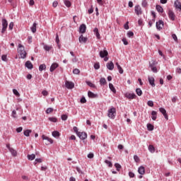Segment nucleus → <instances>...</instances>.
Masks as SVG:
<instances>
[{
  "mask_svg": "<svg viewBox=\"0 0 181 181\" xmlns=\"http://www.w3.org/2000/svg\"><path fill=\"white\" fill-rule=\"evenodd\" d=\"M18 54H20L19 59H26L28 53L25 50V47L22 44H18V48L17 49Z\"/></svg>",
  "mask_w": 181,
  "mask_h": 181,
  "instance_id": "f257e3e1",
  "label": "nucleus"
},
{
  "mask_svg": "<svg viewBox=\"0 0 181 181\" xmlns=\"http://www.w3.org/2000/svg\"><path fill=\"white\" fill-rule=\"evenodd\" d=\"M115 115H117V109H115V107H111L107 111V117L111 119H115Z\"/></svg>",
  "mask_w": 181,
  "mask_h": 181,
  "instance_id": "f03ea898",
  "label": "nucleus"
},
{
  "mask_svg": "<svg viewBox=\"0 0 181 181\" xmlns=\"http://www.w3.org/2000/svg\"><path fill=\"white\" fill-rule=\"evenodd\" d=\"M2 29L1 33L4 34L6 32V29H8V21L5 18H2L1 20Z\"/></svg>",
  "mask_w": 181,
  "mask_h": 181,
  "instance_id": "7ed1b4c3",
  "label": "nucleus"
},
{
  "mask_svg": "<svg viewBox=\"0 0 181 181\" xmlns=\"http://www.w3.org/2000/svg\"><path fill=\"white\" fill-rule=\"evenodd\" d=\"M134 12L138 16H139V15H142V8H141V6H135Z\"/></svg>",
  "mask_w": 181,
  "mask_h": 181,
  "instance_id": "20e7f679",
  "label": "nucleus"
},
{
  "mask_svg": "<svg viewBox=\"0 0 181 181\" xmlns=\"http://www.w3.org/2000/svg\"><path fill=\"white\" fill-rule=\"evenodd\" d=\"M42 138L43 141H47L45 142V145H50V144H53V139L46 136L45 135H42Z\"/></svg>",
  "mask_w": 181,
  "mask_h": 181,
  "instance_id": "39448f33",
  "label": "nucleus"
},
{
  "mask_svg": "<svg viewBox=\"0 0 181 181\" xmlns=\"http://www.w3.org/2000/svg\"><path fill=\"white\" fill-rule=\"evenodd\" d=\"M168 18L169 19H170V21H175V18H176V15H175V12H173V11L172 10H168Z\"/></svg>",
  "mask_w": 181,
  "mask_h": 181,
  "instance_id": "423d86ee",
  "label": "nucleus"
},
{
  "mask_svg": "<svg viewBox=\"0 0 181 181\" xmlns=\"http://www.w3.org/2000/svg\"><path fill=\"white\" fill-rule=\"evenodd\" d=\"M159 111H160V112H161V114H163V115L165 118V119H167V120L169 119V117L168 116V113L166 112V110H165V108L160 107Z\"/></svg>",
  "mask_w": 181,
  "mask_h": 181,
  "instance_id": "0eeeda50",
  "label": "nucleus"
},
{
  "mask_svg": "<svg viewBox=\"0 0 181 181\" xmlns=\"http://www.w3.org/2000/svg\"><path fill=\"white\" fill-rule=\"evenodd\" d=\"M125 97L127 98H128L129 100H134V99L136 98V95H135V93H127L125 94Z\"/></svg>",
  "mask_w": 181,
  "mask_h": 181,
  "instance_id": "6e6552de",
  "label": "nucleus"
},
{
  "mask_svg": "<svg viewBox=\"0 0 181 181\" xmlns=\"http://www.w3.org/2000/svg\"><path fill=\"white\" fill-rule=\"evenodd\" d=\"M65 86L66 88H69V89L74 88V83L69 81H66Z\"/></svg>",
  "mask_w": 181,
  "mask_h": 181,
  "instance_id": "1a4fd4ad",
  "label": "nucleus"
},
{
  "mask_svg": "<svg viewBox=\"0 0 181 181\" xmlns=\"http://www.w3.org/2000/svg\"><path fill=\"white\" fill-rule=\"evenodd\" d=\"M78 138H80V139L84 140L86 139H87V133L86 132H80L78 133Z\"/></svg>",
  "mask_w": 181,
  "mask_h": 181,
  "instance_id": "9d476101",
  "label": "nucleus"
},
{
  "mask_svg": "<svg viewBox=\"0 0 181 181\" xmlns=\"http://www.w3.org/2000/svg\"><path fill=\"white\" fill-rule=\"evenodd\" d=\"M156 26L158 30H160L163 28V21L160 20L156 23Z\"/></svg>",
  "mask_w": 181,
  "mask_h": 181,
  "instance_id": "9b49d317",
  "label": "nucleus"
},
{
  "mask_svg": "<svg viewBox=\"0 0 181 181\" xmlns=\"http://www.w3.org/2000/svg\"><path fill=\"white\" fill-rule=\"evenodd\" d=\"M86 30H87V26L86 24H82L79 27V33H86Z\"/></svg>",
  "mask_w": 181,
  "mask_h": 181,
  "instance_id": "f8f14e48",
  "label": "nucleus"
},
{
  "mask_svg": "<svg viewBox=\"0 0 181 181\" xmlns=\"http://www.w3.org/2000/svg\"><path fill=\"white\" fill-rule=\"evenodd\" d=\"M100 57L102 58V59H104L105 57H106L107 56H108V51L107 50H101L100 51Z\"/></svg>",
  "mask_w": 181,
  "mask_h": 181,
  "instance_id": "ddd939ff",
  "label": "nucleus"
},
{
  "mask_svg": "<svg viewBox=\"0 0 181 181\" xmlns=\"http://www.w3.org/2000/svg\"><path fill=\"white\" fill-rule=\"evenodd\" d=\"M174 6L176 9H179L180 12H181V3L179 0H176L174 3Z\"/></svg>",
  "mask_w": 181,
  "mask_h": 181,
  "instance_id": "4468645a",
  "label": "nucleus"
},
{
  "mask_svg": "<svg viewBox=\"0 0 181 181\" xmlns=\"http://www.w3.org/2000/svg\"><path fill=\"white\" fill-rule=\"evenodd\" d=\"M79 42L80 43H87V40H88V38L83 36V35H81L79 38H78Z\"/></svg>",
  "mask_w": 181,
  "mask_h": 181,
  "instance_id": "2eb2a0df",
  "label": "nucleus"
},
{
  "mask_svg": "<svg viewBox=\"0 0 181 181\" xmlns=\"http://www.w3.org/2000/svg\"><path fill=\"white\" fill-rule=\"evenodd\" d=\"M57 67H59V64L57 63H54L51 65L50 69H49V71H51L52 73H53V71H54L55 69H57Z\"/></svg>",
  "mask_w": 181,
  "mask_h": 181,
  "instance_id": "dca6fc26",
  "label": "nucleus"
},
{
  "mask_svg": "<svg viewBox=\"0 0 181 181\" xmlns=\"http://www.w3.org/2000/svg\"><path fill=\"white\" fill-rule=\"evenodd\" d=\"M148 83L152 87H155V78L152 76H148Z\"/></svg>",
  "mask_w": 181,
  "mask_h": 181,
  "instance_id": "f3484780",
  "label": "nucleus"
},
{
  "mask_svg": "<svg viewBox=\"0 0 181 181\" xmlns=\"http://www.w3.org/2000/svg\"><path fill=\"white\" fill-rule=\"evenodd\" d=\"M25 66V67H27V69H29L30 70H32V69H33V64H32V62H30V61H27Z\"/></svg>",
  "mask_w": 181,
  "mask_h": 181,
  "instance_id": "a211bd4d",
  "label": "nucleus"
},
{
  "mask_svg": "<svg viewBox=\"0 0 181 181\" xmlns=\"http://www.w3.org/2000/svg\"><path fill=\"white\" fill-rule=\"evenodd\" d=\"M88 96L89 97V98H97V97H98V95H97L91 91H88Z\"/></svg>",
  "mask_w": 181,
  "mask_h": 181,
  "instance_id": "6ab92c4d",
  "label": "nucleus"
},
{
  "mask_svg": "<svg viewBox=\"0 0 181 181\" xmlns=\"http://www.w3.org/2000/svg\"><path fill=\"white\" fill-rule=\"evenodd\" d=\"M151 115H152L151 118L153 121H156V119L158 118V112L155 110H153L151 112Z\"/></svg>",
  "mask_w": 181,
  "mask_h": 181,
  "instance_id": "aec40b11",
  "label": "nucleus"
},
{
  "mask_svg": "<svg viewBox=\"0 0 181 181\" xmlns=\"http://www.w3.org/2000/svg\"><path fill=\"white\" fill-rule=\"evenodd\" d=\"M106 67L108 69V70H114V62H108L106 65Z\"/></svg>",
  "mask_w": 181,
  "mask_h": 181,
  "instance_id": "412c9836",
  "label": "nucleus"
},
{
  "mask_svg": "<svg viewBox=\"0 0 181 181\" xmlns=\"http://www.w3.org/2000/svg\"><path fill=\"white\" fill-rule=\"evenodd\" d=\"M138 172H139V175H145V167L141 166L139 168Z\"/></svg>",
  "mask_w": 181,
  "mask_h": 181,
  "instance_id": "4be33fe9",
  "label": "nucleus"
},
{
  "mask_svg": "<svg viewBox=\"0 0 181 181\" xmlns=\"http://www.w3.org/2000/svg\"><path fill=\"white\" fill-rule=\"evenodd\" d=\"M116 66L117 67V70H119V73L120 74H122L124 73V69H122V67L118 64V62L116 63Z\"/></svg>",
  "mask_w": 181,
  "mask_h": 181,
  "instance_id": "5701e85b",
  "label": "nucleus"
},
{
  "mask_svg": "<svg viewBox=\"0 0 181 181\" xmlns=\"http://www.w3.org/2000/svg\"><path fill=\"white\" fill-rule=\"evenodd\" d=\"M9 151L11 152L12 156H18V151H16V150H14L13 148H10Z\"/></svg>",
  "mask_w": 181,
  "mask_h": 181,
  "instance_id": "b1692460",
  "label": "nucleus"
},
{
  "mask_svg": "<svg viewBox=\"0 0 181 181\" xmlns=\"http://www.w3.org/2000/svg\"><path fill=\"white\" fill-rule=\"evenodd\" d=\"M156 9L160 13H163V8L160 6V5H156Z\"/></svg>",
  "mask_w": 181,
  "mask_h": 181,
  "instance_id": "393cba45",
  "label": "nucleus"
},
{
  "mask_svg": "<svg viewBox=\"0 0 181 181\" xmlns=\"http://www.w3.org/2000/svg\"><path fill=\"white\" fill-rule=\"evenodd\" d=\"M93 32L97 37V39H100V33L98 32V28H95L94 30H93Z\"/></svg>",
  "mask_w": 181,
  "mask_h": 181,
  "instance_id": "a878e982",
  "label": "nucleus"
},
{
  "mask_svg": "<svg viewBox=\"0 0 181 181\" xmlns=\"http://www.w3.org/2000/svg\"><path fill=\"white\" fill-rule=\"evenodd\" d=\"M27 158L29 160H35V158H36V155H35V154H28L27 156Z\"/></svg>",
  "mask_w": 181,
  "mask_h": 181,
  "instance_id": "bb28decb",
  "label": "nucleus"
},
{
  "mask_svg": "<svg viewBox=\"0 0 181 181\" xmlns=\"http://www.w3.org/2000/svg\"><path fill=\"white\" fill-rule=\"evenodd\" d=\"M36 26H37V24L36 23H34L33 26L30 28L33 33H36Z\"/></svg>",
  "mask_w": 181,
  "mask_h": 181,
  "instance_id": "cd10ccee",
  "label": "nucleus"
},
{
  "mask_svg": "<svg viewBox=\"0 0 181 181\" xmlns=\"http://www.w3.org/2000/svg\"><path fill=\"white\" fill-rule=\"evenodd\" d=\"M148 151L151 152V153H155V147L153 145H149L148 146Z\"/></svg>",
  "mask_w": 181,
  "mask_h": 181,
  "instance_id": "c85d7f7f",
  "label": "nucleus"
},
{
  "mask_svg": "<svg viewBox=\"0 0 181 181\" xmlns=\"http://www.w3.org/2000/svg\"><path fill=\"white\" fill-rule=\"evenodd\" d=\"M23 134H24L25 136H30V134H32V130H30V129L25 130Z\"/></svg>",
  "mask_w": 181,
  "mask_h": 181,
  "instance_id": "c756f323",
  "label": "nucleus"
},
{
  "mask_svg": "<svg viewBox=\"0 0 181 181\" xmlns=\"http://www.w3.org/2000/svg\"><path fill=\"white\" fill-rule=\"evenodd\" d=\"M109 88H110L111 91L115 94L117 93V90H115V88L114 87V85L112 83H109Z\"/></svg>",
  "mask_w": 181,
  "mask_h": 181,
  "instance_id": "7c9ffc66",
  "label": "nucleus"
},
{
  "mask_svg": "<svg viewBox=\"0 0 181 181\" xmlns=\"http://www.w3.org/2000/svg\"><path fill=\"white\" fill-rule=\"evenodd\" d=\"M44 49L46 50V52H49V50H52V49H53V47L45 45H44Z\"/></svg>",
  "mask_w": 181,
  "mask_h": 181,
  "instance_id": "2f4dec72",
  "label": "nucleus"
},
{
  "mask_svg": "<svg viewBox=\"0 0 181 181\" xmlns=\"http://www.w3.org/2000/svg\"><path fill=\"white\" fill-rule=\"evenodd\" d=\"M157 64H158V62H155L154 60L151 61V62H150L151 69H152L153 67H156Z\"/></svg>",
  "mask_w": 181,
  "mask_h": 181,
  "instance_id": "473e14b6",
  "label": "nucleus"
},
{
  "mask_svg": "<svg viewBox=\"0 0 181 181\" xmlns=\"http://www.w3.org/2000/svg\"><path fill=\"white\" fill-rule=\"evenodd\" d=\"M100 83L101 86H105V84H107V80H105V78H101L100 80Z\"/></svg>",
  "mask_w": 181,
  "mask_h": 181,
  "instance_id": "72a5a7b5",
  "label": "nucleus"
},
{
  "mask_svg": "<svg viewBox=\"0 0 181 181\" xmlns=\"http://www.w3.org/2000/svg\"><path fill=\"white\" fill-rule=\"evenodd\" d=\"M39 70L40 71H43V70H46V64H42L40 65Z\"/></svg>",
  "mask_w": 181,
  "mask_h": 181,
  "instance_id": "f704fd0d",
  "label": "nucleus"
},
{
  "mask_svg": "<svg viewBox=\"0 0 181 181\" xmlns=\"http://www.w3.org/2000/svg\"><path fill=\"white\" fill-rule=\"evenodd\" d=\"M52 136H54V138H57V136H60V133L57 131L52 132Z\"/></svg>",
  "mask_w": 181,
  "mask_h": 181,
  "instance_id": "c9c22d12",
  "label": "nucleus"
},
{
  "mask_svg": "<svg viewBox=\"0 0 181 181\" xmlns=\"http://www.w3.org/2000/svg\"><path fill=\"white\" fill-rule=\"evenodd\" d=\"M136 93L137 95H139V97H141V95H142V90H141V88H136Z\"/></svg>",
  "mask_w": 181,
  "mask_h": 181,
  "instance_id": "e433bc0d",
  "label": "nucleus"
},
{
  "mask_svg": "<svg viewBox=\"0 0 181 181\" xmlns=\"http://www.w3.org/2000/svg\"><path fill=\"white\" fill-rule=\"evenodd\" d=\"M13 93L16 97H21V93L16 89H13Z\"/></svg>",
  "mask_w": 181,
  "mask_h": 181,
  "instance_id": "4c0bfd02",
  "label": "nucleus"
},
{
  "mask_svg": "<svg viewBox=\"0 0 181 181\" xmlns=\"http://www.w3.org/2000/svg\"><path fill=\"white\" fill-rule=\"evenodd\" d=\"M153 124H147V129H148V131H153Z\"/></svg>",
  "mask_w": 181,
  "mask_h": 181,
  "instance_id": "58836bf2",
  "label": "nucleus"
},
{
  "mask_svg": "<svg viewBox=\"0 0 181 181\" xmlns=\"http://www.w3.org/2000/svg\"><path fill=\"white\" fill-rule=\"evenodd\" d=\"M86 84L89 86V87H91L92 88H95V85L90 81H87Z\"/></svg>",
  "mask_w": 181,
  "mask_h": 181,
  "instance_id": "ea45409f",
  "label": "nucleus"
},
{
  "mask_svg": "<svg viewBox=\"0 0 181 181\" xmlns=\"http://www.w3.org/2000/svg\"><path fill=\"white\" fill-rule=\"evenodd\" d=\"M141 5L143 8H146L148 6V1H146V0H143Z\"/></svg>",
  "mask_w": 181,
  "mask_h": 181,
  "instance_id": "a19ab883",
  "label": "nucleus"
},
{
  "mask_svg": "<svg viewBox=\"0 0 181 181\" xmlns=\"http://www.w3.org/2000/svg\"><path fill=\"white\" fill-rule=\"evenodd\" d=\"M11 116L13 117V118H18V115L16 113V110L12 111Z\"/></svg>",
  "mask_w": 181,
  "mask_h": 181,
  "instance_id": "79ce46f5",
  "label": "nucleus"
},
{
  "mask_svg": "<svg viewBox=\"0 0 181 181\" xmlns=\"http://www.w3.org/2000/svg\"><path fill=\"white\" fill-rule=\"evenodd\" d=\"M64 5H66L67 8H70V6H71V3L69 1L66 0L64 1Z\"/></svg>",
  "mask_w": 181,
  "mask_h": 181,
  "instance_id": "37998d69",
  "label": "nucleus"
},
{
  "mask_svg": "<svg viewBox=\"0 0 181 181\" xmlns=\"http://www.w3.org/2000/svg\"><path fill=\"white\" fill-rule=\"evenodd\" d=\"M105 163L108 165L109 168H112V163L108 160H105Z\"/></svg>",
  "mask_w": 181,
  "mask_h": 181,
  "instance_id": "c03bdc74",
  "label": "nucleus"
},
{
  "mask_svg": "<svg viewBox=\"0 0 181 181\" xmlns=\"http://www.w3.org/2000/svg\"><path fill=\"white\" fill-rule=\"evenodd\" d=\"M49 121H51V122H57V118H56V117H49Z\"/></svg>",
  "mask_w": 181,
  "mask_h": 181,
  "instance_id": "a18cd8bd",
  "label": "nucleus"
},
{
  "mask_svg": "<svg viewBox=\"0 0 181 181\" xmlns=\"http://www.w3.org/2000/svg\"><path fill=\"white\" fill-rule=\"evenodd\" d=\"M67 118H69V117L67 116V115H62V121H67Z\"/></svg>",
  "mask_w": 181,
  "mask_h": 181,
  "instance_id": "49530a36",
  "label": "nucleus"
},
{
  "mask_svg": "<svg viewBox=\"0 0 181 181\" xmlns=\"http://www.w3.org/2000/svg\"><path fill=\"white\" fill-rule=\"evenodd\" d=\"M51 112H53V108L52 107L47 108L46 110V114H51Z\"/></svg>",
  "mask_w": 181,
  "mask_h": 181,
  "instance_id": "de8ad7c7",
  "label": "nucleus"
},
{
  "mask_svg": "<svg viewBox=\"0 0 181 181\" xmlns=\"http://www.w3.org/2000/svg\"><path fill=\"white\" fill-rule=\"evenodd\" d=\"M37 163H42V160L41 158H37L35 160L34 165H37Z\"/></svg>",
  "mask_w": 181,
  "mask_h": 181,
  "instance_id": "09e8293b",
  "label": "nucleus"
},
{
  "mask_svg": "<svg viewBox=\"0 0 181 181\" xmlns=\"http://www.w3.org/2000/svg\"><path fill=\"white\" fill-rule=\"evenodd\" d=\"M80 102L81 103V104H86V103H87V100H86V98L82 97V98H81Z\"/></svg>",
  "mask_w": 181,
  "mask_h": 181,
  "instance_id": "8fccbe9b",
  "label": "nucleus"
},
{
  "mask_svg": "<svg viewBox=\"0 0 181 181\" xmlns=\"http://www.w3.org/2000/svg\"><path fill=\"white\" fill-rule=\"evenodd\" d=\"M73 73H74V74H80V69H74Z\"/></svg>",
  "mask_w": 181,
  "mask_h": 181,
  "instance_id": "3c124183",
  "label": "nucleus"
},
{
  "mask_svg": "<svg viewBox=\"0 0 181 181\" xmlns=\"http://www.w3.org/2000/svg\"><path fill=\"white\" fill-rule=\"evenodd\" d=\"M147 105H148V107H153V101L148 100L147 103Z\"/></svg>",
  "mask_w": 181,
  "mask_h": 181,
  "instance_id": "603ef678",
  "label": "nucleus"
},
{
  "mask_svg": "<svg viewBox=\"0 0 181 181\" xmlns=\"http://www.w3.org/2000/svg\"><path fill=\"white\" fill-rule=\"evenodd\" d=\"M94 69H95V70H98V69H100V63L97 62L94 64Z\"/></svg>",
  "mask_w": 181,
  "mask_h": 181,
  "instance_id": "864d4df0",
  "label": "nucleus"
},
{
  "mask_svg": "<svg viewBox=\"0 0 181 181\" xmlns=\"http://www.w3.org/2000/svg\"><path fill=\"white\" fill-rule=\"evenodd\" d=\"M127 36H128V37H132V36H134V32H132V31H129V32L127 33Z\"/></svg>",
  "mask_w": 181,
  "mask_h": 181,
  "instance_id": "5fc2aeb1",
  "label": "nucleus"
},
{
  "mask_svg": "<svg viewBox=\"0 0 181 181\" xmlns=\"http://www.w3.org/2000/svg\"><path fill=\"white\" fill-rule=\"evenodd\" d=\"M8 29L10 30H12V29H13V22H11L8 25Z\"/></svg>",
  "mask_w": 181,
  "mask_h": 181,
  "instance_id": "6e6d98bb",
  "label": "nucleus"
},
{
  "mask_svg": "<svg viewBox=\"0 0 181 181\" xmlns=\"http://www.w3.org/2000/svg\"><path fill=\"white\" fill-rule=\"evenodd\" d=\"M115 166L117 168V170H119L121 169V165H119L118 163H115Z\"/></svg>",
  "mask_w": 181,
  "mask_h": 181,
  "instance_id": "4d7b16f0",
  "label": "nucleus"
},
{
  "mask_svg": "<svg viewBox=\"0 0 181 181\" xmlns=\"http://www.w3.org/2000/svg\"><path fill=\"white\" fill-rule=\"evenodd\" d=\"M134 159L135 162H136V163H138L139 162V157H138V156H134Z\"/></svg>",
  "mask_w": 181,
  "mask_h": 181,
  "instance_id": "13d9d810",
  "label": "nucleus"
},
{
  "mask_svg": "<svg viewBox=\"0 0 181 181\" xmlns=\"http://www.w3.org/2000/svg\"><path fill=\"white\" fill-rule=\"evenodd\" d=\"M172 37L175 40V42H177V36H176V34H173Z\"/></svg>",
  "mask_w": 181,
  "mask_h": 181,
  "instance_id": "bf43d9fd",
  "label": "nucleus"
},
{
  "mask_svg": "<svg viewBox=\"0 0 181 181\" xmlns=\"http://www.w3.org/2000/svg\"><path fill=\"white\" fill-rule=\"evenodd\" d=\"M88 158L89 159H93V158H94V153H90L88 154Z\"/></svg>",
  "mask_w": 181,
  "mask_h": 181,
  "instance_id": "052dcab7",
  "label": "nucleus"
},
{
  "mask_svg": "<svg viewBox=\"0 0 181 181\" xmlns=\"http://www.w3.org/2000/svg\"><path fill=\"white\" fill-rule=\"evenodd\" d=\"M57 5H59V3L57 2V1H54L53 4H52V6L54 8H57Z\"/></svg>",
  "mask_w": 181,
  "mask_h": 181,
  "instance_id": "680f3d73",
  "label": "nucleus"
},
{
  "mask_svg": "<svg viewBox=\"0 0 181 181\" xmlns=\"http://www.w3.org/2000/svg\"><path fill=\"white\" fill-rule=\"evenodd\" d=\"M23 128L22 127H18L16 129V132L19 133V132H22Z\"/></svg>",
  "mask_w": 181,
  "mask_h": 181,
  "instance_id": "e2e57ef3",
  "label": "nucleus"
},
{
  "mask_svg": "<svg viewBox=\"0 0 181 181\" xmlns=\"http://www.w3.org/2000/svg\"><path fill=\"white\" fill-rule=\"evenodd\" d=\"M129 22H127L124 25V29H126V30H128V29H129V25H128Z\"/></svg>",
  "mask_w": 181,
  "mask_h": 181,
  "instance_id": "0e129e2a",
  "label": "nucleus"
},
{
  "mask_svg": "<svg viewBox=\"0 0 181 181\" xmlns=\"http://www.w3.org/2000/svg\"><path fill=\"white\" fill-rule=\"evenodd\" d=\"M42 95H45V96L49 95V92H47V90H42Z\"/></svg>",
  "mask_w": 181,
  "mask_h": 181,
  "instance_id": "69168bd1",
  "label": "nucleus"
},
{
  "mask_svg": "<svg viewBox=\"0 0 181 181\" xmlns=\"http://www.w3.org/2000/svg\"><path fill=\"white\" fill-rule=\"evenodd\" d=\"M1 60H3V62H6L7 60L6 55H2Z\"/></svg>",
  "mask_w": 181,
  "mask_h": 181,
  "instance_id": "338daca9",
  "label": "nucleus"
},
{
  "mask_svg": "<svg viewBox=\"0 0 181 181\" xmlns=\"http://www.w3.org/2000/svg\"><path fill=\"white\" fill-rule=\"evenodd\" d=\"M122 42H123L124 45H125V46H127L128 45V41H127L126 38H123Z\"/></svg>",
  "mask_w": 181,
  "mask_h": 181,
  "instance_id": "774afa93",
  "label": "nucleus"
}]
</instances>
